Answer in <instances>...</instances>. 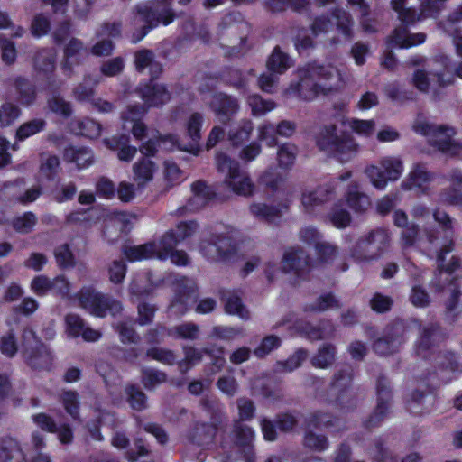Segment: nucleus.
Returning a JSON list of instances; mask_svg holds the SVG:
<instances>
[{
    "mask_svg": "<svg viewBox=\"0 0 462 462\" xmlns=\"http://www.w3.org/2000/svg\"><path fill=\"white\" fill-rule=\"evenodd\" d=\"M341 87V76L335 67L313 63L298 69L288 92L304 101H312L319 95H329Z\"/></svg>",
    "mask_w": 462,
    "mask_h": 462,
    "instance_id": "obj_1",
    "label": "nucleus"
},
{
    "mask_svg": "<svg viewBox=\"0 0 462 462\" xmlns=\"http://www.w3.org/2000/svg\"><path fill=\"white\" fill-rule=\"evenodd\" d=\"M198 227L199 225L195 221L180 222L175 229L168 230L157 242L134 246H125L123 253L129 261H139L152 257L165 260L169 253L180 242L195 234Z\"/></svg>",
    "mask_w": 462,
    "mask_h": 462,
    "instance_id": "obj_2",
    "label": "nucleus"
},
{
    "mask_svg": "<svg viewBox=\"0 0 462 462\" xmlns=\"http://www.w3.org/2000/svg\"><path fill=\"white\" fill-rule=\"evenodd\" d=\"M444 254V259H446ZM438 268L431 280V285L438 291L446 290L448 297L446 300V309L449 312L458 310L462 298V270L459 269L460 260L452 256L448 263L444 264L445 260L439 262L437 258Z\"/></svg>",
    "mask_w": 462,
    "mask_h": 462,
    "instance_id": "obj_3",
    "label": "nucleus"
},
{
    "mask_svg": "<svg viewBox=\"0 0 462 462\" xmlns=\"http://www.w3.org/2000/svg\"><path fill=\"white\" fill-rule=\"evenodd\" d=\"M316 144L341 162L350 161L358 152V145L353 137L338 130L336 125L322 126L316 135Z\"/></svg>",
    "mask_w": 462,
    "mask_h": 462,
    "instance_id": "obj_4",
    "label": "nucleus"
},
{
    "mask_svg": "<svg viewBox=\"0 0 462 462\" xmlns=\"http://www.w3.org/2000/svg\"><path fill=\"white\" fill-rule=\"evenodd\" d=\"M173 0H154V8L146 5H138L135 6L136 16L134 21L143 23L144 24L134 32L132 42L136 43L140 42L149 32L150 30L157 27L160 23L169 25L177 17L171 5Z\"/></svg>",
    "mask_w": 462,
    "mask_h": 462,
    "instance_id": "obj_5",
    "label": "nucleus"
},
{
    "mask_svg": "<svg viewBox=\"0 0 462 462\" xmlns=\"http://www.w3.org/2000/svg\"><path fill=\"white\" fill-rule=\"evenodd\" d=\"M216 165L219 172L224 173V184L227 186L234 193L250 197L254 192V184L247 172L240 169L239 162L225 152L216 154Z\"/></svg>",
    "mask_w": 462,
    "mask_h": 462,
    "instance_id": "obj_6",
    "label": "nucleus"
},
{
    "mask_svg": "<svg viewBox=\"0 0 462 462\" xmlns=\"http://www.w3.org/2000/svg\"><path fill=\"white\" fill-rule=\"evenodd\" d=\"M353 369L346 367L336 372L327 391L325 401L342 411H350L356 406V398L352 390Z\"/></svg>",
    "mask_w": 462,
    "mask_h": 462,
    "instance_id": "obj_7",
    "label": "nucleus"
},
{
    "mask_svg": "<svg viewBox=\"0 0 462 462\" xmlns=\"http://www.w3.org/2000/svg\"><path fill=\"white\" fill-rule=\"evenodd\" d=\"M390 245L386 229L375 228L360 236L351 249V256L358 262H372L379 259Z\"/></svg>",
    "mask_w": 462,
    "mask_h": 462,
    "instance_id": "obj_8",
    "label": "nucleus"
},
{
    "mask_svg": "<svg viewBox=\"0 0 462 462\" xmlns=\"http://www.w3.org/2000/svg\"><path fill=\"white\" fill-rule=\"evenodd\" d=\"M414 130L426 136L430 145L445 154L452 156L462 151V143L453 140L455 130L451 127L418 121L414 125Z\"/></svg>",
    "mask_w": 462,
    "mask_h": 462,
    "instance_id": "obj_9",
    "label": "nucleus"
},
{
    "mask_svg": "<svg viewBox=\"0 0 462 462\" xmlns=\"http://www.w3.org/2000/svg\"><path fill=\"white\" fill-rule=\"evenodd\" d=\"M79 301L83 309L99 318L106 317L107 311L116 316L123 310L119 300L91 288H85L79 291Z\"/></svg>",
    "mask_w": 462,
    "mask_h": 462,
    "instance_id": "obj_10",
    "label": "nucleus"
},
{
    "mask_svg": "<svg viewBox=\"0 0 462 462\" xmlns=\"http://www.w3.org/2000/svg\"><path fill=\"white\" fill-rule=\"evenodd\" d=\"M204 122V116L199 112L192 113L185 125L186 136L189 141L183 144L179 141L175 134L160 135V139L164 144H169L167 149H178L179 151L187 152L192 155L198 156L201 151L199 141L201 139V127Z\"/></svg>",
    "mask_w": 462,
    "mask_h": 462,
    "instance_id": "obj_11",
    "label": "nucleus"
},
{
    "mask_svg": "<svg viewBox=\"0 0 462 462\" xmlns=\"http://www.w3.org/2000/svg\"><path fill=\"white\" fill-rule=\"evenodd\" d=\"M23 347L28 365L34 369H49L52 356L37 337L35 331L25 328L23 331Z\"/></svg>",
    "mask_w": 462,
    "mask_h": 462,
    "instance_id": "obj_12",
    "label": "nucleus"
},
{
    "mask_svg": "<svg viewBox=\"0 0 462 462\" xmlns=\"http://www.w3.org/2000/svg\"><path fill=\"white\" fill-rule=\"evenodd\" d=\"M200 251L205 257L215 262H230L237 254L232 238L223 234H213L201 241Z\"/></svg>",
    "mask_w": 462,
    "mask_h": 462,
    "instance_id": "obj_13",
    "label": "nucleus"
},
{
    "mask_svg": "<svg viewBox=\"0 0 462 462\" xmlns=\"http://www.w3.org/2000/svg\"><path fill=\"white\" fill-rule=\"evenodd\" d=\"M381 168L370 165L365 168V172L370 179L374 187L383 189L386 187L388 180H396L402 175L403 167L401 159L396 157H385L380 162Z\"/></svg>",
    "mask_w": 462,
    "mask_h": 462,
    "instance_id": "obj_14",
    "label": "nucleus"
},
{
    "mask_svg": "<svg viewBox=\"0 0 462 462\" xmlns=\"http://www.w3.org/2000/svg\"><path fill=\"white\" fill-rule=\"evenodd\" d=\"M311 257L303 248L294 246L288 248L284 252L282 260V270L284 273L305 278L311 271Z\"/></svg>",
    "mask_w": 462,
    "mask_h": 462,
    "instance_id": "obj_15",
    "label": "nucleus"
},
{
    "mask_svg": "<svg viewBox=\"0 0 462 462\" xmlns=\"http://www.w3.org/2000/svg\"><path fill=\"white\" fill-rule=\"evenodd\" d=\"M333 196L334 187L326 183L304 189L301 192L300 203L305 213L312 214L318 208L329 202Z\"/></svg>",
    "mask_w": 462,
    "mask_h": 462,
    "instance_id": "obj_16",
    "label": "nucleus"
},
{
    "mask_svg": "<svg viewBox=\"0 0 462 462\" xmlns=\"http://www.w3.org/2000/svg\"><path fill=\"white\" fill-rule=\"evenodd\" d=\"M405 328L402 322H396L387 328L384 335L377 338L374 345V351L380 356H387L396 352L403 342Z\"/></svg>",
    "mask_w": 462,
    "mask_h": 462,
    "instance_id": "obj_17",
    "label": "nucleus"
},
{
    "mask_svg": "<svg viewBox=\"0 0 462 462\" xmlns=\"http://www.w3.org/2000/svg\"><path fill=\"white\" fill-rule=\"evenodd\" d=\"M433 218L445 232V242L438 251V259L441 262L444 260L445 254H449L454 250V224L456 221L446 211L440 209H436L433 212Z\"/></svg>",
    "mask_w": 462,
    "mask_h": 462,
    "instance_id": "obj_18",
    "label": "nucleus"
},
{
    "mask_svg": "<svg viewBox=\"0 0 462 462\" xmlns=\"http://www.w3.org/2000/svg\"><path fill=\"white\" fill-rule=\"evenodd\" d=\"M444 338L445 335L438 324L423 326L417 344V354L423 358L427 357L428 351L437 346Z\"/></svg>",
    "mask_w": 462,
    "mask_h": 462,
    "instance_id": "obj_19",
    "label": "nucleus"
},
{
    "mask_svg": "<svg viewBox=\"0 0 462 462\" xmlns=\"http://www.w3.org/2000/svg\"><path fill=\"white\" fill-rule=\"evenodd\" d=\"M209 106L222 124H227L231 116L239 109L237 100L224 93L215 94L210 100Z\"/></svg>",
    "mask_w": 462,
    "mask_h": 462,
    "instance_id": "obj_20",
    "label": "nucleus"
},
{
    "mask_svg": "<svg viewBox=\"0 0 462 462\" xmlns=\"http://www.w3.org/2000/svg\"><path fill=\"white\" fill-rule=\"evenodd\" d=\"M195 291L196 284L193 280L187 277L180 278L176 282L175 298L171 304V308L176 310L178 314H184Z\"/></svg>",
    "mask_w": 462,
    "mask_h": 462,
    "instance_id": "obj_21",
    "label": "nucleus"
},
{
    "mask_svg": "<svg viewBox=\"0 0 462 462\" xmlns=\"http://www.w3.org/2000/svg\"><path fill=\"white\" fill-rule=\"evenodd\" d=\"M191 190L193 197L189 199L188 204L185 207L180 208L176 215L181 216L185 211L197 210L203 207L213 196V191L210 187L202 180L195 181L191 185Z\"/></svg>",
    "mask_w": 462,
    "mask_h": 462,
    "instance_id": "obj_22",
    "label": "nucleus"
},
{
    "mask_svg": "<svg viewBox=\"0 0 462 462\" xmlns=\"http://www.w3.org/2000/svg\"><path fill=\"white\" fill-rule=\"evenodd\" d=\"M434 178V174L430 172L426 164L415 163L408 177L402 181V186L405 189H425L426 185Z\"/></svg>",
    "mask_w": 462,
    "mask_h": 462,
    "instance_id": "obj_23",
    "label": "nucleus"
},
{
    "mask_svg": "<svg viewBox=\"0 0 462 462\" xmlns=\"http://www.w3.org/2000/svg\"><path fill=\"white\" fill-rule=\"evenodd\" d=\"M12 85L15 90L16 101L23 106L34 104L37 98L36 87L26 78L17 76L12 79Z\"/></svg>",
    "mask_w": 462,
    "mask_h": 462,
    "instance_id": "obj_24",
    "label": "nucleus"
},
{
    "mask_svg": "<svg viewBox=\"0 0 462 462\" xmlns=\"http://www.w3.org/2000/svg\"><path fill=\"white\" fill-rule=\"evenodd\" d=\"M234 445L245 453H250L253 448L254 431L253 429L239 420H236L231 430Z\"/></svg>",
    "mask_w": 462,
    "mask_h": 462,
    "instance_id": "obj_25",
    "label": "nucleus"
},
{
    "mask_svg": "<svg viewBox=\"0 0 462 462\" xmlns=\"http://www.w3.org/2000/svg\"><path fill=\"white\" fill-rule=\"evenodd\" d=\"M140 95L148 106H159L171 99V93L162 84H148L140 88Z\"/></svg>",
    "mask_w": 462,
    "mask_h": 462,
    "instance_id": "obj_26",
    "label": "nucleus"
},
{
    "mask_svg": "<svg viewBox=\"0 0 462 462\" xmlns=\"http://www.w3.org/2000/svg\"><path fill=\"white\" fill-rule=\"evenodd\" d=\"M158 171L157 164L150 158L143 157L133 165L134 180L138 188L143 189L153 180Z\"/></svg>",
    "mask_w": 462,
    "mask_h": 462,
    "instance_id": "obj_27",
    "label": "nucleus"
},
{
    "mask_svg": "<svg viewBox=\"0 0 462 462\" xmlns=\"http://www.w3.org/2000/svg\"><path fill=\"white\" fill-rule=\"evenodd\" d=\"M288 207L285 204L268 205L265 203H253L249 210L251 214L262 220L272 223L280 219Z\"/></svg>",
    "mask_w": 462,
    "mask_h": 462,
    "instance_id": "obj_28",
    "label": "nucleus"
},
{
    "mask_svg": "<svg viewBox=\"0 0 462 462\" xmlns=\"http://www.w3.org/2000/svg\"><path fill=\"white\" fill-rule=\"evenodd\" d=\"M87 54L88 49L80 39L76 37L69 38L63 48L65 59L63 69L71 70L73 63H79L80 57Z\"/></svg>",
    "mask_w": 462,
    "mask_h": 462,
    "instance_id": "obj_29",
    "label": "nucleus"
},
{
    "mask_svg": "<svg viewBox=\"0 0 462 462\" xmlns=\"http://www.w3.org/2000/svg\"><path fill=\"white\" fill-rule=\"evenodd\" d=\"M57 51L53 48H43L33 56V69L38 73L48 75L56 68Z\"/></svg>",
    "mask_w": 462,
    "mask_h": 462,
    "instance_id": "obj_30",
    "label": "nucleus"
},
{
    "mask_svg": "<svg viewBox=\"0 0 462 462\" xmlns=\"http://www.w3.org/2000/svg\"><path fill=\"white\" fill-rule=\"evenodd\" d=\"M306 425L307 427L310 428H320L323 427L327 430H343L344 427L341 425V420L325 411H316L313 412H310L307 418H306Z\"/></svg>",
    "mask_w": 462,
    "mask_h": 462,
    "instance_id": "obj_31",
    "label": "nucleus"
},
{
    "mask_svg": "<svg viewBox=\"0 0 462 462\" xmlns=\"http://www.w3.org/2000/svg\"><path fill=\"white\" fill-rule=\"evenodd\" d=\"M346 199L347 206L356 213L362 214L371 206L369 197L360 190V187L356 182L349 184Z\"/></svg>",
    "mask_w": 462,
    "mask_h": 462,
    "instance_id": "obj_32",
    "label": "nucleus"
},
{
    "mask_svg": "<svg viewBox=\"0 0 462 462\" xmlns=\"http://www.w3.org/2000/svg\"><path fill=\"white\" fill-rule=\"evenodd\" d=\"M426 35L422 32L410 34L405 26L396 28L390 37L389 43L399 48H410L425 42Z\"/></svg>",
    "mask_w": 462,
    "mask_h": 462,
    "instance_id": "obj_33",
    "label": "nucleus"
},
{
    "mask_svg": "<svg viewBox=\"0 0 462 462\" xmlns=\"http://www.w3.org/2000/svg\"><path fill=\"white\" fill-rule=\"evenodd\" d=\"M217 425L214 423H197L189 433V439L198 445L204 446L213 442L217 434Z\"/></svg>",
    "mask_w": 462,
    "mask_h": 462,
    "instance_id": "obj_34",
    "label": "nucleus"
},
{
    "mask_svg": "<svg viewBox=\"0 0 462 462\" xmlns=\"http://www.w3.org/2000/svg\"><path fill=\"white\" fill-rule=\"evenodd\" d=\"M221 300L225 305V310L231 315H236L242 319H248L250 315L248 310L242 303L240 296L234 291L228 290H221Z\"/></svg>",
    "mask_w": 462,
    "mask_h": 462,
    "instance_id": "obj_35",
    "label": "nucleus"
},
{
    "mask_svg": "<svg viewBox=\"0 0 462 462\" xmlns=\"http://www.w3.org/2000/svg\"><path fill=\"white\" fill-rule=\"evenodd\" d=\"M448 62V58L446 55L440 54L429 60L426 63V69L429 70L431 78L436 79L438 85L441 88L452 84V80L444 78Z\"/></svg>",
    "mask_w": 462,
    "mask_h": 462,
    "instance_id": "obj_36",
    "label": "nucleus"
},
{
    "mask_svg": "<svg viewBox=\"0 0 462 462\" xmlns=\"http://www.w3.org/2000/svg\"><path fill=\"white\" fill-rule=\"evenodd\" d=\"M165 372L153 367L143 366L140 370V382L147 391H154L159 385L167 382Z\"/></svg>",
    "mask_w": 462,
    "mask_h": 462,
    "instance_id": "obj_37",
    "label": "nucleus"
},
{
    "mask_svg": "<svg viewBox=\"0 0 462 462\" xmlns=\"http://www.w3.org/2000/svg\"><path fill=\"white\" fill-rule=\"evenodd\" d=\"M70 128L76 134H81L90 139L97 138L102 131V126L98 122L88 117L72 120Z\"/></svg>",
    "mask_w": 462,
    "mask_h": 462,
    "instance_id": "obj_38",
    "label": "nucleus"
},
{
    "mask_svg": "<svg viewBox=\"0 0 462 462\" xmlns=\"http://www.w3.org/2000/svg\"><path fill=\"white\" fill-rule=\"evenodd\" d=\"M291 66V59L280 47L273 49L266 62L267 69L278 75L284 73Z\"/></svg>",
    "mask_w": 462,
    "mask_h": 462,
    "instance_id": "obj_39",
    "label": "nucleus"
},
{
    "mask_svg": "<svg viewBox=\"0 0 462 462\" xmlns=\"http://www.w3.org/2000/svg\"><path fill=\"white\" fill-rule=\"evenodd\" d=\"M309 356V352L303 348L297 349L285 361H277L274 370L279 373H291L301 366Z\"/></svg>",
    "mask_w": 462,
    "mask_h": 462,
    "instance_id": "obj_40",
    "label": "nucleus"
},
{
    "mask_svg": "<svg viewBox=\"0 0 462 462\" xmlns=\"http://www.w3.org/2000/svg\"><path fill=\"white\" fill-rule=\"evenodd\" d=\"M0 459L3 462H26L24 455L14 439H5L0 447Z\"/></svg>",
    "mask_w": 462,
    "mask_h": 462,
    "instance_id": "obj_41",
    "label": "nucleus"
},
{
    "mask_svg": "<svg viewBox=\"0 0 462 462\" xmlns=\"http://www.w3.org/2000/svg\"><path fill=\"white\" fill-rule=\"evenodd\" d=\"M126 401L134 411H143L148 407L146 393L135 384H128L125 388Z\"/></svg>",
    "mask_w": 462,
    "mask_h": 462,
    "instance_id": "obj_42",
    "label": "nucleus"
},
{
    "mask_svg": "<svg viewBox=\"0 0 462 462\" xmlns=\"http://www.w3.org/2000/svg\"><path fill=\"white\" fill-rule=\"evenodd\" d=\"M113 328L118 333L123 344L137 345L140 343L141 337L134 329L131 319L118 321L113 325Z\"/></svg>",
    "mask_w": 462,
    "mask_h": 462,
    "instance_id": "obj_43",
    "label": "nucleus"
},
{
    "mask_svg": "<svg viewBox=\"0 0 462 462\" xmlns=\"http://www.w3.org/2000/svg\"><path fill=\"white\" fill-rule=\"evenodd\" d=\"M60 162L58 156L48 152L40 153V173L47 180H52L59 172Z\"/></svg>",
    "mask_w": 462,
    "mask_h": 462,
    "instance_id": "obj_44",
    "label": "nucleus"
},
{
    "mask_svg": "<svg viewBox=\"0 0 462 462\" xmlns=\"http://www.w3.org/2000/svg\"><path fill=\"white\" fill-rule=\"evenodd\" d=\"M302 445L311 451L323 452L328 448L329 442L326 435L318 434L311 430H306L303 435Z\"/></svg>",
    "mask_w": 462,
    "mask_h": 462,
    "instance_id": "obj_45",
    "label": "nucleus"
},
{
    "mask_svg": "<svg viewBox=\"0 0 462 462\" xmlns=\"http://www.w3.org/2000/svg\"><path fill=\"white\" fill-rule=\"evenodd\" d=\"M134 65L139 72L148 67H150L152 73L159 74L162 71L161 65L154 60L153 52L147 49L137 51L134 53Z\"/></svg>",
    "mask_w": 462,
    "mask_h": 462,
    "instance_id": "obj_46",
    "label": "nucleus"
},
{
    "mask_svg": "<svg viewBox=\"0 0 462 462\" xmlns=\"http://www.w3.org/2000/svg\"><path fill=\"white\" fill-rule=\"evenodd\" d=\"M336 357V346L330 343L321 346L316 355L311 358V364L315 367L327 368L332 365Z\"/></svg>",
    "mask_w": 462,
    "mask_h": 462,
    "instance_id": "obj_47",
    "label": "nucleus"
},
{
    "mask_svg": "<svg viewBox=\"0 0 462 462\" xmlns=\"http://www.w3.org/2000/svg\"><path fill=\"white\" fill-rule=\"evenodd\" d=\"M199 327L192 322H186L167 330V336L186 340H196L199 337Z\"/></svg>",
    "mask_w": 462,
    "mask_h": 462,
    "instance_id": "obj_48",
    "label": "nucleus"
},
{
    "mask_svg": "<svg viewBox=\"0 0 462 462\" xmlns=\"http://www.w3.org/2000/svg\"><path fill=\"white\" fill-rule=\"evenodd\" d=\"M199 404L201 408L209 414L211 422L220 424L224 418L223 405L216 398L204 396L200 399Z\"/></svg>",
    "mask_w": 462,
    "mask_h": 462,
    "instance_id": "obj_49",
    "label": "nucleus"
},
{
    "mask_svg": "<svg viewBox=\"0 0 462 462\" xmlns=\"http://www.w3.org/2000/svg\"><path fill=\"white\" fill-rule=\"evenodd\" d=\"M46 125V121L42 118H35L22 124L15 133V139L23 142L25 139L42 132Z\"/></svg>",
    "mask_w": 462,
    "mask_h": 462,
    "instance_id": "obj_50",
    "label": "nucleus"
},
{
    "mask_svg": "<svg viewBox=\"0 0 462 462\" xmlns=\"http://www.w3.org/2000/svg\"><path fill=\"white\" fill-rule=\"evenodd\" d=\"M64 157L69 162H74L79 168H85L93 162L92 151L88 148H68L65 150Z\"/></svg>",
    "mask_w": 462,
    "mask_h": 462,
    "instance_id": "obj_51",
    "label": "nucleus"
},
{
    "mask_svg": "<svg viewBox=\"0 0 462 462\" xmlns=\"http://www.w3.org/2000/svg\"><path fill=\"white\" fill-rule=\"evenodd\" d=\"M298 153L299 148L294 143H282L277 151L279 166L284 169L291 168L294 164Z\"/></svg>",
    "mask_w": 462,
    "mask_h": 462,
    "instance_id": "obj_52",
    "label": "nucleus"
},
{
    "mask_svg": "<svg viewBox=\"0 0 462 462\" xmlns=\"http://www.w3.org/2000/svg\"><path fill=\"white\" fill-rule=\"evenodd\" d=\"M22 115L20 106L11 101L4 102L0 106V127H8L14 125Z\"/></svg>",
    "mask_w": 462,
    "mask_h": 462,
    "instance_id": "obj_53",
    "label": "nucleus"
},
{
    "mask_svg": "<svg viewBox=\"0 0 462 462\" xmlns=\"http://www.w3.org/2000/svg\"><path fill=\"white\" fill-rule=\"evenodd\" d=\"M407 0H392L393 8L399 14V19L406 24H411L423 18L420 12L418 13L414 8L406 7Z\"/></svg>",
    "mask_w": 462,
    "mask_h": 462,
    "instance_id": "obj_54",
    "label": "nucleus"
},
{
    "mask_svg": "<svg viewBox=\"0 0 462 462\" xmlns=\"http://www.w3.org/2000/svg\"><path fill=\"white\" fill-rule=\"evenodd\" d=\"M47 106L51 112L65 118L69 117L73 113L70 102L65 100L59 93L51 95L47 99Z\"/></svg>",
    "mask_w": 462,
    "mask_h": 462,
    "instance_id": "obj_55",
    "label": "nucleus"
},
{
    "mask_svg": "<svg viewBox=\"0 0 462 462\" xmlns=\"http://www.w3.org/2000/svg\"><path fill=\"white\" fill-rule=\"evenodd\" d=\"M145 357L166 365H173L177 360V356L173 350L159 346L148 348L145 352Z\"/></svg>",
    "mask_w": 462,
    "mask_h": 462,
    "instance_id": "obj_56",
    "label": "nucleus"
},
{
    "mask_svg": "<svg viewBox=\"0 0 462 462\" xmlns=\"http://www.w3.org/2000/svg\"><path fill=\"white\" fill-rule=\"evenodd\" d=\"M282 345V338L276 335L265 336L256 346L253 354L257 358H264L275 349H278Z\"/></svg>",
    "mask_w": 462,
    "mask_h": 462,
    "instance_id": "obj_57",
    "label": "nucleus"
},
{
    "mask_svg": "<svg viewBox=\"0 0 462 462\" xmlns=\"http://www.w3.org/2000/svg\"><path fill=\"white\" fill-rule=\"evenodd\" d=\"M37 223V217L32 212H25L12 219L13 228L20 234L31 233Z\"/></svg>",
    "mask_w": 462,
    "mask_h": 462,
    "instance_id": "obj_58",
    "label": "nucleus"
},
{
    "mask_svg": "<svg viewBox=\"0 0 462 462\" xmlns=\"http://www.w3.org/2000/svg\"><path fill=\"white\" fill-rule=\"evenodd\" d=\"M245 332L242 327L215 326L209 337L221 340L230 341L238 337H244Z\"/></svg>",
    "mask_w": 462,
    "mask_h": 462,
    "instance_id": "obj_59",
    "label": "nucleus"
},
{
    "mask_svg": "<svg viewBox=\"0 0 462 462\" xmlns=\"http://www.w3.org/2000/svg\"><path fill=\"white\" fill-rule=\"evenodd\" d=\"M341 304L337 298L331 294H324L319 297L313 303L309 304L305 307L306 310L309 311H325L328 309H339Z\"/></svg>",
    "mask_w": 462,
    "mask_h": 462,
    "instance_id": "obj_60",
    "label": "nucleus"
},
{
    "mask_svg": "<svg viewBox=\"0 0 462 462\" xmlns=\"http://www.w3.org/2000/svg\"><path fill=\"white\" fill-rule=\"evenodd\" d=\"M248 105L254 116H263L275 108V103L272 100H265L259 95H251L248 97Z\"/></svg>",
    "mask_w": 462,
    "mask_h": 462,
    "instance_id": "obj_61",
    "label": "nucleus"
},
{
    "mask_svg": "<svg viewBox=\"0 0 462 462\" xmlns=\"http://www.w3.org/2000/svg\"><path fill=\"white\" fill-rule=\"evenodd\" d=\"M332 17L336 20L337 30L346 37H351L353 21L348 13L340 8L332 12Z\"/></svg>",
    "mask_w": 462,
    "mask_h": 462,
    "instance_id": "obj_62",
    "label": "nucleus"
},
{
    "mask_svg": "<svg viewBox=\"0 0 462 462\" xmlns=\"http://www.w3.org/2000/svg\"><path fill=\"white\" fill-rule=\"evenodd\" d=\"M254 125L250 120L242 121L239 127L229 132V140L233 145H240L250 138Z\"/></svg>",
    "mask_w": 462,
    "mask_h": 462,
    "instance_id": "obj_63",
    "label": "nucleus"
},
{
    "mask_svg": "<svg viewBox=\"0 0 462 462\" xmlns=\"http://www.w3.org/2000/svg\"><path fill=\"white\" fill-rule=\"evenodd\" d=\"M392 404L376 402V406L365 421L366 428H374L381 424L391 412Z\"/></svg>",
    "mask_w": 462,
    "mask_h": 462,
    "instance_id": "obj_64",
    "label": "nucleus"
}]
</instances>
